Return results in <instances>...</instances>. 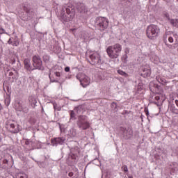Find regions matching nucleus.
Returning a JSON list of instances; mask_svg holds the SVG:
<instances>
[{
    "mask_svg": "<svg viewBox=\"0 0 178 178\" xmlns=\"http://www.w3.org/2000/svg\"><path fill=\"white\" fill-rule=\"evenodd\" d=\"M145 112L147 116H148V115H149V112L148 111V108H145Z\"/></svg>",
    "mask_w": 178,
    "mask_h": 178,
    "instance_id": "obj_43",
    "label": "nucleus"
},
{
    "mask_svg": "<svg viewBox=\"0 0 178 178\" xmlns=\"http://www.w3.org/2000/svg\"><path fill=\"white\" fill-rule=\"evenodd\" d=\"M66 14L65 13V7H63L61 10L60 11V19H61L63 22H70L73 20L76 13L74 10L66 8H65Z\"/></svg>",
    "mask_w": 178,
    "mask_h": 178,
    "instance_id": "obj_3",
    "label": "nucleus"
},
{
    "mask_svg": "<svg viewBox=\"0 0 178 178\" xmlns=\"http://www.w3.org/2000/svg\"><path fill=\"white\" fill-rule=\"evenodd\" d=\"M129 178H133V177L130 176V177H129Z\"/></svg>",
    "mask_w": 178,
    "mask_h": 178,
    "instance_id": "obj_59",
    "label": "nucleus"
},
{
    "mask_svg": "<svg viewBox=\"0 0 178 178\" xmlns=\"http://www.w3.org/2000/svg\"><path fill=\"white\" fill-rule=\"evenodd\" d=\"M23 9L25 12V15L22 17V19L24 22H29L34 17V8H31L30 4H25L23 6Z\"/></svg>",
    "mask_w": 178,
    "mask_h": 178,
    "instance_id": "obj_6",
    "label": "nucleus"
},
{
    "mask_svg": "<svg viewBox=\"0 0 178 178\" xmlns=\"http://www.w3.org/2000/svg\"><path fill=\"white\" fill-rule=\"evenodd\" d=\"M54 5H56V6L59 5V2L54 1Z\"/></svg>",
    "mask_w": 178,
    "mask_h": 178,
    "instance_id": "obj_50",
    "label": "nucleus"
},
{
    "mask_svg": "<svg viewBox=\"0 0 178 178\" xmlns=\"http://www.w3.org/2000/svg\"><path fill=\"white\" fill-rule=\"evenodd\" d=\"M77 154L71 152L70 153L67 161L70 165H74V163H77Z\"/></svg>",
    "mask_w": 178,
    "mask_h": 178,
    "instance_id": "obj_15",
    "label": "nucleus"
},
{
    "mask_svg": "<svg viewBox=\"0 0 178 178\" xmlns=\"http://www.w3.org/2000/svg\"><path fill=\"white\" fill-rule=\"evenodd\" d=\"M0 34H6L7 35H9V34L5 31L2 26L0 25Z\"/></svg>",
    "mask_w": 178,
    "mask_h": 178,
    "instance_id": "obj_32",
    "label": "nucleus"
},
{
    "mask_svg": "<svg viewBox=\"0 0 178 178\" xmlns=\"http://www.w3.org/2000/svg\"><path fill=\"white\" fill-rule=\"evenodd\" d=\"M24 69H26V70H27L28 72H30V73H31V72L34 70V68L33 67V66H31V61L29 58H25L24 60Z\"/></svg>",
    "mask_w": 178,
    "mask_h": 178,
    "instance_id": "obj_14",
    "label": "nucleus"
},
{
    "mask_svg": "<svg viewBox=\"0 0 178 178\" xmlns=\"http://www.w3.org/2000/svg\"><path fill=\"white\" fill-rule=\"evenodd\" d=\"M76 9L79 13H86L87 12V8L83 3H77Z\"/></svg>",
    "mask_w": 178,
    "mask_h": 178,
    "instance_id": "obj_16",
    "label": "nucleus"
},
{
    "mask_svg": "<svg viewBox=\"0 0 178 178\" xmlns=\"http://www.w3.org/2000/svg\"><path fill=\"white\" fill-rule=\"evenodd\" d=\"M95 26L97 30L105 31L109 26V20L104 17H97L95 20Z\"/></svg>",
    "mask_w": 178,
    "mask_h": 178,
    "instance_id": "obj_4",
    "label": "nucleus"
},
{
    "mask_svg": "<svg viewBox=\"0 0 178 178\" xmlns=\"http://www.w3.org/2000/svg\"><path fill=\"white\" fill-rule=\"evenodd\" d=\"M4 102L6 106H9V105H10V96L6 97Z\"/></svg>",
    "mask_w": 178,
    "mask_h": 178,
    "instance_id": "obj_27",
    "label": "nucleus"
},
{
    "mask_svg": "<svg viewBox=\"0 0 178 178\" xmlns=\"http://www.w3.org/2000/svg\"><path fill=\"white\" fill-rule=\"evenodd\" d=\"M152 62H154V63H158L159 62V58H158L157 56H153L150 58Z\"/></svg>",
    "mask_w": 178,
    "mask_h": 178,
    "instance_id": "obj_26",
    "label": "nucleus"
},
{
    "mask_svg": "<svg viewBox=\"0 0 178 178\" xmlns=\"http://www.w3.org/2000/svg\"><path fill=\"white\" fill-rule=\"evenodd\" d=\"M70 151L71 153L75 154V155H79V154H80V149L77 146L71 148Z\"/></svg>",
    "mask_w": 178,
    "mask_h": 178,
    "instance_id": "obj_21",
    "label": "nucleus"
},
{
    "mask_svg": "<svg viewBox=\"0 0 178 178\" xmlns=\"http://www.w3.org/2000/svg\"><path fill=\"white\" fill-rule=\"evenodd\" d=\"M70 118L71 119H74L76 118V114L74 111H70Z\"/></svg>",
    "mask_w": 178,
    "mask_h": 178,
    "instance_id": "obj_35",
    "label": "nucleus"
},
{
    "mask_svg": "<svg viewBox=\"0 0 178 178\" xmlns=\"http://www.w3.org/2000/svg\"><path fill=\"white\" fill-rule=\"evenodd\" d=\"M90 60H88L90 65L97 66V67H101V65L104 63V60L101 59V55L95 52L89 56Z\"/></svg>",
    "mask_w": 178,
    "mask_h": 178,
    "instance_id": "obj_7",
    "label": "nucleus"
},
{
    "mask_svg": "<svg viewBox=\"0 0 178 178\" xmlns=\"http://www.w3.org/2000/svg\"><path fill=\"white\" fill-rule=\"evenodd\" d=\"M122 169L124 172V173H127V172H129V168H127V165L122 166Z\"/></svg>",
    "mask_w": 178,
    "mask_h": 178,
    "instance_id": "obj_36",
    "label": "nucleus"
},
{
    "mask_svg": "<svg viewBox=\"0 0 178 178\" xmlns=\"http://www.w3.org/2000/svg\"><path fill=\"white\" fill-rule=\"evenodd\" d=\"M70 135L72 137H76V136H77V131L76 130V129L74 128H71L70 129Z\"/></svg>",
    "mask_w": 178,
    "mask_h": 178,
    "instance_id": "obj_24",
    "label": "nucleus"
},
{
    "mask_svg": "<svg viewBox=\"0 0 178 178\" xmlns=\"http://www.w3.org/2000/svg\"><path fill=\"white\" fill-rule=\"evenodd\" d=\"M117 72L118 74H120V76H122L123 77H129V74L122 70H118Z\"/></svg>",
    "mask_w": 178,
    "mask_h": 178,
    "instance_id": "obj_25",
    "label": "nucleus"
},
{
    "mask_svg": "<svg viewBox=\"0 0 178 178\" xmlns=\"http://www.w3.org/2000/svg\"><path fill=\"white\" fill-rule=\"evenodd\" d=\"M10 156L11 159H13V157H12V156Z\"/></svg>",
    "mask_w": 178,
    "mask_h": 178,
    "instance_id": "obj_56",
    "label": "nucleus"
},
{
    "mask_svg": "<svg viewBox=\"0 0 178 178\" xmlns=\"http://www.w3.org/2000/svg\"><path fill=\"white\" fill-rule=\"evenodd\" d=\"M111 106H113V108H114V111H116V109H118V104L113 102L111 104Z\"/></svg>",
    "mask_w": 178,
    "mask_h": 178,
    "instance_id": "obj_37",
    "label": "nucleus"
},
{
    "mask_svg": "<svg viewBox=\"0 0 178 178\" xmlns=\"http://www.w3.org/2000/svg\"><path fill=\"white\" fill-rule=\"evenodd\" d=\"M141 119H143V115L140 116Z\"/></svg>",
    "mask_w": 178,
    "mask_h": 178,
    "instance_id": "obj_60",
    "label": "nucleus"
},
{
    "mask_svg": "<svg viewBox=\"0 0 178 178\" xmlns=\"http://www.w3.org/2000/svg\"><path fill=\"white\" fill-rule=\"evenodd\" d=\"M168 108L172 113H175V115H178V108H176V106H175V104L170 103L168 105Z\"/></svg>",
    "mask_w": 178,
    "mask_h": 178,
    "instance_id": "obj_18",
    "label": "nucleus"
},
{
    "mask_svg": "<svg viewBox=\"0 0 178 178\" xmlns=\"http://www.w3.org/2000/svg\"><path fill=\"white\" fill-rule=\"evenodd\" d=\"M17 178H28L26 174H19Z\"/></svg>",
    "mask_w": 178,
    "mask_h": 178,
    "instance_id": "obj_34",
    "label": "nucleus"
},
{
    "mask_svg": "<svg viewBox=\"0 0 178 178\" xmlns=\"http://www.w3.org/2000/svg\"><path fill=\"white\" fill-rule=\"evenodd\" d=\"M129 58V56H127V54H124L122 56V60L123 61L124 63H127V58Z\"/></svg>",
    "mask_w": 178,
    "mask_h": 178,
    "instance_id": "obj_30",
    "label": "nucleus"
},
{
    "mask_svg": "<svg viewBox=\"0 0 178 178\" xmlns=\"http://www.w3.org/2000/svg\"><path fill=\"white\" fill-rule=\"evenodd\" d=\"M26 145L29 144V141L28 140L26 141Z\"/></svg>",
    "mask_w": 178,
    "mask_h": 178,
    "instance_id": "obj_55",
    "label": "nucleus"
},
{
    "mask_svg": "<svg viewBox=\"0 0 178 178\" xmlns=\"http://www.w3.org/2000/svg\"><path fill=\"white\" fill-rule=\"evenodd\" d=\"M66 141V138L65 137H58L51 139V144L53 147H56L57 145H63Z\"/></svg>",
    "mask_w": 178,
    "mask_h": 178,
    "instance_id": "obj_13",
    "label": "nucleus"
},
{
    "mask_svg": "<svg viewBox=\"0 0 178 178\" xmlns=\"http://www.w3.org/2000/svg\"><path fill=\"white\" fill-rule=\"evenodd\" d=\"M43 60L45 62V63H47V62H49V56L48 55H44L43 56Z\"/></svg>",
    "mask_w": 178,
    "mask_h": 178,
    "instance_id": "obj_31",
    "label": "nucleus"
},
{
    "mask_svg": "<svg viewBox=\"0 0 178 178\" xmlns=\"http://www.w3.org/2000/svg\"><path fill=\"white\" fill-rule=\"evenodd\" d=\"M7 126H8V127H10V129H13L11 130V133H17V129H16V127H17V125H16V124L8 122L7 124Z\"/></svg>",
    "mask_w": 178,
    "mask_h": 178,
    "instance_id": "obj_19",
    "label": "nucleus"
},
{
    "mask_svg": "<svg viewBox=\"0 0 178 178\" xmlns=\"http://www.w3.org/2000/svg\"><path fill=\"white\" fill-rule=\"evenodd\" d=\"M120 134H121L124 140H130L133 137V129L130 127H120Z\"/></svg>",
    "mask_w": 178,
    "mask_h": 178,
    "instance_id": "obj_10",
    "label": "nucleus"
},
{
    "mask_svg": "<svg viewBox=\"0 0 178 178\" xmlns=\"http://www.w3.org/2000/svg\"><path fill=\"white\" fill-rule=\"evenodd\" d=\"M54 109H55V106H54Z\"/></svg>",
    "mask_w": 178,
    "mask_h": 178,
    "instance_id": "obj_62",
    "label": "nucleus"
},
{
    "mask_svg": "<svg viewBox=\"0 0 178 178\" xmlns=\"http://www.w3.org/2000/svg\"><path fill=\"white\" fill-rule=\"evenodd\" d=\"M29 101L30 105H31V106L34 108L35 106V104H37V97H35V96L31 95L29 97Z\"/></svg>",
    "mask_w": 178,
    "mask_h": 178,
    "instance_id": "obj_17",
    "label": "nucleus"
},
{
    "mask_svg": "<svg viewBox=\"0 0 178 178\" xmlns=\"http://www.w3.org/2000/svg\"><path fill=\"white\" fill-rule=\"evenodd\" d=\"M168 48H172V45L171 44H168Z\"/></svg>",
    "mask_w": 178,
    "mask_h": 178,
    "instance_id": "obj_52",
    "label": "nucleus"
},
{
    "mask_svg": "<svg viewBox=\"0 0 178 178\" xmlns=\"http://www.w3.org/2000/svg\"><path fill=\"white\" fill-rule=\"evenodd\" d=\"M156 79L159 83H160V84H162L163 86L166 83V79L163 76H157Z\"/></svg>",
    "mask_w": 178,
    "mask_h": 178,
    "instance_id": "obj_20",
    "label": "nucleus"
},
{
    "mask_svg": "<svg viewBox=\"0 0 178 178\" xmlns=\"http://www.w3.org/2000/svg\"><path fill=\"white\" fill-rule=\"evenodd\" d=\"M8 44H12V38H10L8 41Z\"/></svg>",
    "mask_w": 178,
    "mask_h": 178,
    "instance_id": "obj_48",
    "label": "nucleus"
},
{
    "mask_svg": "<svg viewBox=\"0 0 178 178\" xmlns=\"http://www.w3.org/2000/svg\"><path fill=\"white\" fill-rule=\"evenodd\" d=\"M140 76L142 77H149L151 76V67L149 65H145L140 68Z\"/></svg>",
    "mask_w": 178,
    "mask_h": 178,
    "instance_id": "obj_12",
    "label": "nucleus"
},
{
    "mask_svg": "<svg viewBox=\"0 0 178 178\" xmlns=\"http://www.w3.org/2000/svg\"><path fill=\"white\" fill-rule=\"evenodd\" d=\"M1 109H2V106H1V104H0V111H1Z\"/></svg>",
    "mask_w": 178,
    "mask_h": 178,
    "instance_id": "obj_54",
    "label": "nucleus"
},
{
    "mask_svg": "<svg viewBox=\"0 0 178 178\" xmlns=\"http://www.w3.org/2000/svg\"><path fill=\"white\" fill-rule=\"evenodd\" d=\"M76 125L80 130H87L90 129V124L88 118L86 115H79L76 122Z\"/></svg>",
    "mask_w": 178,
    "mask_h": 178,
    "instance_id": "obj_5",
    "label": "nucleus"
},
{
    "mask_svg": "<svg viewBox=\"0 0 178 178\" xmlns=\"http://www.w3.org/2000/svg\"><path fill=\"white\" fill-rule=\"evenodd\" d=\"M42 111H44V108L42 109Z\"/></svg>",
    "mask_w": 178,
    "mask_h": 178,
    "instance_id": "obj_61",
    "label": "nucleus"
},
{
    "mask_svg": "<svg viewBox=\"0 0 178 178\" xmlns=\"http://www.w3.org/2000/svg\"><path fill=\"white\" fill-rule=\"evenodd\" d=\"M170 23L173 27L178 28V19H170Z\"/></svg>",
    "mask_w": 178,
    "mask_h": 178,
    "instance_id": "obj_22",
    "label": "nucleus"
},
{
    "mask_svg": "<svg viewBox=\"0 0 178 178\" xmlns=\"http://www.w3.org/2000/svg\"><path fill=\"white\" fill-rule=\"evenodd\" d=\"M10 74H13V72H10Z\"/></svg>",
    "mask_w": 178,
    "mask_h": 178,
    "instance_id": "obj_58",
    "label": "nucleus"
},
{
    "mask_svg": "<svg viewBox=\"0 0 178 178\" xmlns=\"http://www.w3.org/2000/svg\"><path fill=\"white\" fill-rule=\"evenodd\" d=\"M65 72H70V67H66L65 68Z\"/></svg>",
    "mask_w": 178,
    "mask_h": 178,
    "instance_id": "obj_45",
    "label": "nucleus"
},
{
    "mask_svg": "<svg viewBox=\"0 0 178 178\" xmlns=\"http://www.w3.org/2000/svg\"><path fill=\"white\" fill-rule=\"evenodd\" d=\"M174 154H175L177 156H178V147L176 148L175 151L174 152Z\"/></svg>",
    "mask_w": 178,
    "mask_h": 178,
    "instance_id": "obj_47",
    "label": "nucleus"
},
{
    "mask_svg": "<svg viewBox=\"0 0 178 178\" xmlns=\"http://www.w3.org/2000/svg\"><path fill=\"white\" fill-rule=\"evenodd\" d=\"M54 74H55L56 77H60V72H56L54 73Z\"/></svg>",
    "mask_w": 178,
    "mask_h": 178,
    "instance_id": "obj_41",
    "label": "nucleus"
},
{
    "mask_svg": "<svg viewBox=\"0 0 178 178\" xmlns=\"http://www.w3.org/2000/svg\"><path fill=\"white\" fill-rule=\"evenodd\" d=\"M168 41H169V42H170L172 44L173 42V41H175V40L173 39V37L170 36L168 38Z\"/></svg>",
    "mask_w": 178,
    "mask_h": 178,
    "instance_id": "obj_40",
    "label": "nucleus"
},
{
    "mask_svg": "<svg viewBox=\"0 0 178 178\" xmlns=\"http://www.w3.org/2000/svg\"><path fill=\"white\" fill-rule=\"evenodd\" d=\"M154 99L156 101H159L161 99V97L159 96H155Z\"/></svg>",
    "mask_w": 178,
    "mask_h": 178,
    "instance_id": "obj_46",
    "label": "nucleus"
},
{
    "mask_svg": "<svg viewBox=\"0 0 178 178\" xmlns=\"http://www.w3.org/2000/svg\"><path fill=\"white\" fill-rule=\"evenodd\" d=\"M49 77L50 79L51 83H59V79L58 78L54 79V77L51 76V74H49Z\"/></svg>",
    "mask_w": 178,
    "mask_h": 178,
    "instance_id": "obj_28",
    "label": "nucleus"
},
{
    "mask_svg": "<svg viewBox=\"0 0 178 178\" xmlns=\"http://www.w3.org/2000/svg\"><path fill=\"white\" fill-rule=\"evenodd\" d=\"M77 80L81 83V86L86 88L88 86H90V78L84 73L79 72L76 76Z\"/></svg>",
    "mask_w": 178,
    "mask_h": 178,
    "instance_id": "obj_9",
    "label": "nucleus"
},
{
    "mask_svg": "<svg viewBox=\"0 0 178 178\" xmlns=\"http://www.w3.org/2000/svg\"><path fill=\"white\" fill-rule=\"evenodd\" d=\"M38 24V18H36V22H35L34 26H37Z\"/></svg>",
    "mask_w": 178,
    "mask_h": 178,
    "instance_id": "obj_49",
    "label": "nucleus"
},
{
    "mask_svg": "<svg viewBox=\"0 0 178 178\" xmlns=\"http://www.w3.org/2000/svg\"><path fill=\"white\" fill-rule=\"evenodd\" d=\"M10 74H13V72H10Z\"/></svg>",
    "mask_w": 178,
    "mask_h": 178,
    "instance_id": "obj_57",
    "label": "nucleus"
},
{
    "mask_svg": "<svg viewBox=\"0 0 178 178\" xmlns=\"http://www.w3.org/2000/svg\"><path fill=\"white\" fill-rule=\"evenodd\" d=\"M15 110L17 111V112H22V113H29V105L26 104V103H16Z\"/></svg>",
    "mask_w": 178,
    "mask_h": 178,
    "instance_id": "obj_11",
    "label": "nucleus"
},
{
    "mask_svg": "<svg viewBox=\"0 0 178 178\" xmlns=\"http://www.w3.org/2000/svg\"><path fill=\"white\" fill-rule=\"evenodd\" d=\"M74 175V173H73V172H69L68 176L70 177H73Z\"/></svg>",
    "mask_w": 178,
    "mask_h": 178,
    "instance_id": "obj_44",
    "label": "nucleus"
},
{
    "mask_svg": "<svg viewBox=\"0 0 178 178\" xmlns=\"http://www.w3.org/2000/svg\"><path fill=\"white\" fill-rule=\"evenodd\" d=\"M175 104H176V105H177V106L178 108V100H175Z\"/></svg>",
    "mask_w": 178,
    "mask_h": 178,
    "instance_id": "obj_51",
    "label": "nucleus"
},
{
    "mask_svg": "<svg viewBox=\"0 0 178 178\" xmlns=\"http://www.w3.org/2000/svg\"><path fill=\"white\" fill-rule=\"evenodd\" d=\"M161 33V29L159 26L155 24H150L146 29V34L149 40H156Z\"/></svg>",
    "mask_w": 178,
    "mask_h": 178,
    "instance_id": "obj_2",
    "label": "nucleus"
},
{
    "mask_svg": "<svg viewBox=\"0 0 178 178\" xmlns=\"http://www.w3.org/2000/svg\"><path fill=\"white\" fill-rule=\"evenodd\" d=\"M32 60L34 70H41L42 72L45 70V67L42 65V60H41V57H40V56H33Z\"/></svg>",
    "mask_w": 178,
    "mask_h": 178,
    "instance_id": "obj_8",
    "label": "nucleus"
},
{
    "mask_svg": "<svg viewBox=\"0 0 178 178\" xmlns=\"http://www.w3.org/2000/svg\"><path fill=\"white\" fill-rule=\"evenodd\" d=\"M121 52L122 46L119 43H117L112 46H109L106 49V53L108 54V56H109L111 59H118Z\"/></svg>",
    "mask_w": 178,
    "mask_h": 178,
    "instance_id": "obj_1",
    "label": "nucleus"
},
{
    "mask_svg": "<svg viewBox=\"0 0 178 178\" xmlns=\"http://www.w3.org/2000/svg\"><path fill=\"white\" fill-rule=\"evenodd\" d=\"M164 16H165V17H166V19H168V20H170V21L171 20L170 17H169V15L168 13H165L164 15Z\"/></svg>",
    "mask_w": 178,
    "mask_h": 178,
    "instance_id": "obj_42",
    "label": "nucleus"
},
{
    "mask_svg": "<svg viewBox=\"0 0 178 178\" xmlns=\"http://www.w3.org/2000/svg\"><path fill=\"white\" fill-rule=\"evenodd\" d=\"M14 44L15 47H17V45H19V38H17V36H15L14 38Z\"/></svg>",
    "mask_w": 178,
    "mask_h": 178,
    "instance_id": "obj_33",
    "label": "nucleus"
},
{
    "mask_svg": "<svg viewBox=\"0 0 178 178\" xmlns=\"http://www.w3.org/2000/svg\"><path fill=\"white\" fill-rule=\"evenodd\" d=\"M15 63H16V60H14L13 61V65L15 64Z\"/></svg>",
    "mask_w": 178,
    "mask_h": 178,
    "instance_id": "obj_53",
    "label": "nucleus"
},
{
    "mask_svg": "<svg viewBox=\"0 0 178 178\" xmlns=\"http://www.w3.org/2000/svg\"><path fill=\"white\" fill-rule=\"evenodd\" d=\"M129 54H130V49L125 48V49H124V54L125 55H129Z\"/></svg>",
    "mask_w": 178,
    "mask_h": 178,
    "instance_id": "obj_38",
    "label": "nucleus"
},
{
    "mask_svg": "<svg viewBox=\"0 0 178 178\" xmlns=\"http://www.w3.org/2000/svg\"><path fill=\"white\" fill-rule=\"evenodd\" d=\"M174 38H175V42H178V35L175 33L173 34Z\"/></svg>",
    "mask_w": 178,
    "mask_h": 178,
    "instance_id": "obj_39",
    "label": "nucleus"
},
{
    "mask_svg": "<svg viewBox=\"0 0 178 178\" xmlns=\"http://www.w3.org/2000/svg\"><path fill=\"white\" fill-rule=\"evenodd\" d=\"M172 34H173V31H167L163 35V38H168V35H172Z\"/></svg>",
    "mask_w": 178,
    "mask_h": 178,
    "instance_id": "obj_29",
    "label": "nucleus"
},
{
    "mask_svg": "<svg viewBox=\"0 0 178 178\" xmlns=\"http://www.w3.org/2000/svg\"><path fill=\"white\" fill-rule=\"evenodd\" d=\"M36 162L37 165H38L39 168H45L47 166L46 161H38L37 160H34Z\"/></svg>",
    "mask_w": 178,
    "mask_h": 178,
    "instance_id": "obj_23",
    "label": "nucleus"
}]
</instances>
